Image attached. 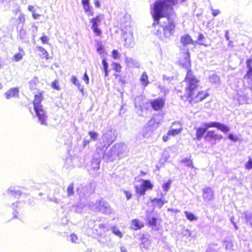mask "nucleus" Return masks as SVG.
Returning a JSON list of instances; mask_svg holds the SVG:
<instances>
[{
    "label": "nucleus",
    "mask_w": 252,
    "mask_h": 252,
    "mask_svg": "<svg viewBox=\"0 0 252 252\" xmlns=\"http://www.w3.org/2000/svg\"><path fill=\"white\" fill-rule=\"evenodd\" d=\"M136 191L139 193L140 195H143L145 194V192L147 189L143 186V185H141V186L138 188L136 187Z\"/></svg>",
    "instance_id": "e433bc0d"
},
{
    "label": "nucleus",
    "mask_w": 252,
    "mask_h": 252,
    "mask_svg": "<svg viewBox=\"0 0 252 252\" xmlns=\"http://www.w3.org/2000/svg\"><path fill=\"white\" fill-rule=\"evenodd\" d=\"M111 68L113 70L115 71L117 73H115L114 75L115 76L116 79L118 80V81L121 84H123L124 82L123 77L118 74L121 72L122 70V66L119 63H111Z\"/></svg>",
    "instance_id": "9d476101"
},
{
    "label": "nucleus",
    "mask_w": 252,
    "mask_h": 252,
    "mask_svg": "<svg viewBox=\"0 0 252 252\" xmlns=\"http://www.w3.org/2000/svg\"><path fill=\"white\" fill-rule=\"evenodd\" d=\"M70 240L72 242L75 243H77V242L78 241V237L76 234H71L70 235Z\"/></svg>",
    "instance_id": "de8ad7c7"
},
{
    "label": "nucleus",
    "mask_w": 252,
    "mask_h": 252,
    "mask_svg": "<svg viewBox=\"0 0 252 252\" xmlns=\"http://www.w3.org/2000/svg\"><path fill=\"white\" fill-rule=\"evenodd\" d=\"M140 81L141 84L145 87L149 84L148 77L146 72H143L141 75Z\"/></svg>",
    "instance_id": "a878e982"
},
{
    "label": "nucleus",
    "mask_w": 252,
    "mask_h": 252,
    "mask_svg": "<svg viewBox=\"0 0 252 252\" xmlns=\"http://www.w3.org/2000/svg\"><path fill=\"white\" fill-rule=\"evenodd\" d=\"M111 57L114 60H120L121 58V55L117 50H113L111 52Z\"/></svg>",
    "instance_id": "72a5a7b5"
},
{
    "label": "nucleus",
    "mask_w": 252,
    "mask_h": 252,
    "mask_svg": "<svg viewBox=\"0 0 252 252\" xmlns=\"http://www.w3.org/2000/svg\"><path fill=\"white\" fill-rule=\"evenodd\" d=\"M40 16V15L38 14L34 13V12L32 13V17L34 19H37L39 18Z\"/></svg>",
    "instance_id": "e2e57ef3"
},
{
    "label": "nucleus",
    "mask_w": 252,
    "mask_h": 252,
    "mask_svg": "<svg viewBox=\"0 0 252 252\" xmlns=\"http://www.w3.org/2000/svg\"><path fill=\"white\" fill-rule=\"evenodd\" d=\"M38 82V78L34 77L29 83V88L31 90L36 89V83Z\"/></svg>",
    "instance_id": "473e14b6"
},
{
    "label": "nucleus",
    "mask_w": 252,
    "mask_h": 252,
    "mask_svg": "<svg viewBox=\"0 0 252 252\" xmlns=\"http://www.w3.org/2000/svg\"><path fill=\"white\" fill-rule=\"evenodd\" d=\"M186 0H157L151 7V13L154 19L153 26L156 28L160 19L173 17V6Z\"/></svg>",
    "instance_id": "f257e3e1"
},
{
    "label": "nucleus",
    "mask_w": 252,
    "mask_h": 252,
    "mask_svg": "<svg viewBox=\"0 0 252 252\" xmlns=\"http://www.w3.org/2000/svg\"><path fill=\"white\" fill-rule=\"evenodd\" d=\"M172 181L171 180H169L166 183H164L162 185V189L163 191L165 192V193L169 189L170 186L171 185Z\"/></svg>",
    "instance_id": "58836bf2"
},
{
    "label": "nucleus",
    "mask_w": 252,
    "mask_h": 252,
    "mask_svg": "<svg viewBox=\"0 0 252 252\" xmlns=\"http://www.w3.org/2000/svg\"><path fill=\"white\" fill-rule=\"evenodd\" d=\"M121 31V39L124 46L126 48H132L135 45L133 30L131 25L130 16L128 14H121L118 25Z\"/></svg>",
    "instance_id": "7ed1b4c3"
},
{
    "label": "nucleus",
    "mask_w": 252,
    "mask_h": 252,
    "mask_svg": "<svg viewBox=\"0 0 252 252\" xmlns=\"http://www.w3.org/2000/svg\"><path fill=\"white\" fill-rule=\"evenodd\" d=\"M182 130L180 122H175L168 131V135L174 136L180 134Z\"/></svg>",
    "instance_id": "9b49d317"
},
{
    "label": "nucleus",
    "mask_w": 252,
    "mask_h": 252,
    "mask_svg": "<svg viewBox=\"0 0 252 252\" xmlns=\"http://www.w3.org/2000/svg\"><path fill=\"white\" fill-rule=\"evenodd\" d=\"M185 85L186 94L190 102H198L202 101L207 96V94L203 92H197L198 81L195 78L190 70H188L186 77L183 82Z\"/></svg>",
    "instance_id": "f03ea898"
},
{
    "label": "nucleus",
    "mask_w": 252,
    "mask_h": 252,
    "mask_svg": "<svg viewBox=\"0 0 252 252\" xmlns=\"http://www.w3.org/2000/svg\"><path fill=\"white\" fill-rule=\"evenodd\" d=\"M52 86L56 90L59 89V87L57 86L56 83L55 82L52 83Z\"/></svg>",
    "instance_id": "0e129e2a"
},
{
    "label": "nucleus",
    "mask_w": 252,
    "mask_h": 252,
    "mask_svg": "<svg viewBox=\"0 0 252 252\" xmlns=\"http://www.w3.org/2000/svg\"><path fill=\"white\" fill-rule=\"evenodd\" d=\"M211 10H212V14L214 17L217 16L220 13V11L219 9H214L212 7H211Z\"/></svg>",
    "instance_id": "603ef678"
},
{
    "label": "nucleus",
    "mask_w": 252,
    "mask_h": 252,
    "mask_svg": "<svg viewBox=\"0 0 252 252\" xmlns=\"http://www.w3.org/2000/svg\"><path fill=\"white\" fill-rule=\"evenodd\" d=\"M40 40H41L43 44L47 43L48 40V38L47 36H42L40 37Z\"/></svg>",
    "instance_id": "6e6d98bb"
},
{
    "label": "nucleus",
    "mask_w": 252,
    "mask_h": 252,
    "mask_svg": "<svg viewBox=\"0 0 252 252\" xmlns=\"http://www.w3.org/2000/svg\"><path fill=\"white\" fill-rule=\"evenodd\" d=\"M18 20L21 23H24L25 21V15L24 14H20L18 17Z\"/></svg>",
    "instance_id": "3c124183"
},
{
    "label": "nucleus",
    "mask_w": 252,
    "mask_h": 252,
    "mask_svg": "<svg viewBox=\"0 0 252 252\" xmlns=\"http://www.w3.org/2000/svg\"><path fill=\"white\" fill-rule=\"evenodd\" d=\"M143 100V97L141 96H137L135 98V106L137 108V113L139 116H143L142 113V104L143 103L140 101Z\"/></svg>",
    "instance_id": "dca6fc26"
},
{
    "label": "nucleus",
    "mask_w": 252,
    "mask_h": 252,
    "mask_svg": "<svg viewBox=\"0 0 252 252\" xmlns=\"http://www.w3.org/2000/svg\"><path fill=\"white\" fill-rule=\"evenodd\" d=\"M246 168L248 169H252V159L250 158L248 162L246 163Z\"/></svg>",
    "instance_id": "8fccbe9b"
},
{
    "label": "nucleus",
    "mask_w": 252,
    "mask_h": 252,
    "mask_svg": "<svg viewBox=\"0 0 252 252\" xmlns=\"http://www.w3.org/2000/svg\"><path fill=\"white\" fill-rule=\"evenodd\" d=\"M185 214L187 219L190 221H193L197 220V217L191 212L186 211L185 212Z\"/></svg>",
    "instance_id": "2f4dec72"
},
{
    "label": "nucleus",
    "mask_w": 252,
    "mask_h": 252,
    "mask_svg": "<svg viewBox=\"0 0 252 252\" xmlns=\"http://www.w3.org/2000/svg\"><path fill=\"white\" fill-rule=\"evenodd\" d=\"M19 52L15 54L13 57L12 60L15 62H19L21 61L25 55V52L22 48L19 47Z\"/></svg>",
    "instance_id": "5701e85b"
},
{
    "label": "nucleus",
    "mask_w": 252,
    "mask_h": 252,
    "mask_svg": "<svg viewBox=\"0 0 252 252\" xmlns=\"http://www.w3.org/2000/svg\"><path fill=\"white\" fill-rule=\"evenodd\" d=\"M90 141L88 140H85L83 141V146H86L89 143Z\"/></svg>",
    "instance_id": "338daca9"
},
{
    "label": "nucleus",
    "mask_w": 252,
    "mask_h": 252,
    "mask_svg": "<svg viewBox=\"0 0 252 252\" xmlns=\"http://www.w3.org/2000/svg\"><path fill=\"white\" fill-rule=\"evenodd\" d=\"M109 144L107 146L103 145L102 147H99L96 149V151L99 155V158H102L104 160L109 161L110 158V149H108Z\"/></svg>",
    "instance_id": "423d86ee"
},
{
    "label": "nucleus",
    "mask_w": 252,
    "mask_h": 252,
    "mask_svg": "<svg viewBox=\"0 0 252 252\" xmlns=\"http://www.w3.org/2000/svg\"><path fill=\"white\" fill-rule=\"evenodd\" d=\"M83 79L84 80V81H85V82H86V83L87 84H89V76H88V74H87L86 72H85L84 73Z\"/></svg>",
    "instance_id": "4d7b16f0"
},
{
    "label": "nucleus",
    "mask_w": 252,
    "mask_h": 252,
    "mask_svg": "<svg viewBox=\"0 0 252 252\" xmlns=\"http://www.w3.org/2000/svg\"><path fill=\"white\" fill-rule=\"evenodd\" d=\"M181 42L184 46H187L190 44H193V40L189 34H185L181 36Z\"/></svg>",
    "instance_id": "4be33fe9"
},
{
    "label": "nucleus",
    "mask_w": 252,
    "mask_h": 252,
    "mask_svg": "<svg viewBox=\"0 0 252 252\" xmlns=\"http://www.w3.org/2000/svg\"><path fill=\"white\" fill-rule=\"evenodd\" d=\"M204 38V36L203 34L200 33L198 37V41H199V44L203 45V43L202 42V40Z\"/></svg>",
    "instance_id": "5fc2aeb1"
},
{
    "label": "nucleus",
    "mask_w": 252,
    "mask_h": 252,
    "mask_svg": "<svg viewBox=\"0 0 252 252\" xmlns=\"http://www.w3.org/2000/svg\"><path fill=\"white\" fill-rule=\"evenodd\" d=\"M148 222L151 225H156L157 224V219L155 217H153L149 220Z\"/></svg>",
    "instance_id": "09e8293b"
},
{
    "label": "nucleus",
    "mask_w": 252,
    "mask_h": 252,
    "mask_svg": "<svg viewBox=\"0 0 252 252\" xmlns=\"http://www.w3.org/2000/svg\"><path fill=\"white\" fill-rule=\"evenodd\" d=\"M19 94V90L17 88H12L6 91L4 96L7 99H9L13 97H17Z\"/></svg>",
    "instance_id": "2eb2a0df"
},
{
    "label": "nucleus",
    "mask_w": 252,
    "mask_h": 252,
    "mask_svg": "<svg viewBox=\"0 0 252 252\" xmlns=\"http://www.w3.org/2000/svg\"><path fill=\"white\" fill-rule=\"evenodd\" d=\"M228 138L233 142H237L238 140V138L237 136L233 135V134L231 133H230L228 135Z\"/></svg>",
    "instance_id": "49530a36"
},
{
    "label": "nucleus",
    "mask_w": 252,
    "mask_h": 252,
    "mask_svg": "<svg viewBox=\"0 0 252 252\" xmlns=\"http://www.w3.org/2000/svg\"><path fill=\"white\" fill-rule=\"evenodd\" d=\"M67 192L68 195L70 196L74 193V184L73 183L70 184L67 187Z\"/></svg>",
    "instance_id": "ea45409f"
},
{
    "label": "nucleus",
    "mask_w": 252,
    "mask_h": 252,
    "mask_svg": "<svg viewBox=\"0 0 252 252\" xmlns=\"http://www.w3.org/2000/svg\"><path fill=\"white\" fill-rule=\"evenodd\" d=\"M144 226V224L142 222L140 221L137 219H133L131 220V229L137 230L140 229Z\"/></svg>",
    "instance_id": "412c9836"
},
{
    "label": "nucleus",
    "mask_w": 252,
    "mask_h": 252,
    "mask_svg": "<svg viewBox=\"0 0 252 252\" xmlns=\"http://www.w3.org/2000/svg\"><path fill=\"white\" fill-rule=\"evenodd\" d=\"M90 22L92 23V29L94 33L99 35L101 33L100 30L98 28V24L100 22L99 16H97L91 20Z\"/></svg>",
    "instance_id": "4468645a"
},
{
    "label": "nucleus",
    "mask_w": 252,
    "mask_h": 252,
    "mask_svg": "<svg viewBox=\"0 0 252 252\" xmlns=\"http://www.w3.org/2000/svg\"><path fill=\"white\" fill-rule=\"evenodd\" d=\"M202 126H205L208 129L210 127H217L221 131L226 133L228 132L230 128L226 126L219 122H212L210 123H205L202 124Z\"/></svg>",
    "instance_id": "0eeeda50"
},
{
    "label": "nucleus",
    "mask_w": 252,
    "mask_h": 252,
    "mask_svg": "<svg viewBox=\"0 0 252 252\" xmlns=\"http://www.w3.org/2000/svg\"><path fill=\"white\" fill-rule=\"evenodd\" d=\"M28 10L32 12V13H33L34 12V11L33 10V7L32 5H29L28 6Z\"/></svg>",
    "instance_id": "69168bd1"
},
{
    "label": "nucleus",
    "mask_w": 252,
    "mask_h": 252,
    "mask_svg": "<svg viewBox=\"0 0 252 252\" xmlns=\"http://www.w3.org/2000/svg\"><path fill=\"white\" fill-rule=\"evenodd\" d=\"M127 151V148L124 143H118L113 146L111 148V157L112 155L119 156L121 154H126Z\"/></svg>",
    "instance_id": "6e6552de"
},
{
    "label": "nucleus",
    "mask_w": 252,
    "mask_h": 252,
    "mask_svg": "<svg viewBox=\"0 0 252 252\" xmlns=\"http://www.w3.org/2000/svg\"><path fill=\"white\" fill-rule=\"evenodd\" d=\"M84 9L87 13L88 16L93 15V12L90 10V6L89 5H84Z\"/></svg>",
    "instance_id": "37998d69"
},
{
    "label": "nucleus",
    "mask_w": 252,
    "mask_h": 252,
    "mask_svg": "<svg viewBox=\"0 0 252 252\" xmlns=\"http://www.w3.org/2000/svg\"><path fill=\"white\" fill-rule=\"evenodd\" d=\"M89 135L90 136L91 138L94 140H95L98 136V134L96 132L92 131L89 132Z\"/></svg>",
    "instance_id": "c03bdc74"
},
{
    "label": "nucleus",
    "mask_w": 252,
    "mask_h": 252,
    "mask_svg": "<svg viewBox=\"0 0 252 252\" xmlns=\"http://www.w3.org/2000/svg\"><path fill=\"white\" fill-rule=\"evenodd\" d=\"M207 130V129L205 128V126H202L197 127L196 131V137L194 139L200 140Z\"/></svg>",
    "instance_id": "6ab92c4d"
},
{
    "label": "nucleus",
    "mask_w": 252,
    "mask_h": 252,
    "mask_svg": "<svg viewBox=\"0 0 252 252\" xmlns=\"http://www.w3.org/2000/svg\"><path fill=\"white\" fill-rule=\"evenodd\" d=\"M125 194L127 200H129L131 198V194L130 192H129V191H125Z\"/></svg>",
    "instance_id": "bf43d9fd"
},
{
    "label": "nucleus",
    "mask_w": 252,
    "mask_h": 252,
    "mask_svg": "<svg viewBox=\"0 0 252 252\" xmlns=\"http://www.w3.org/2000/svg\"><path fill=\"white\" fill-rule=\"evenodd\" d=\"M150 103L154 110L159 111L163 107L165 100L162 98H158L151 100Z\"/></svg>",
    "instance_id": "1a4fd4ad"
},
{
    "label": "nucleus",
    "mask_w": 252,
    "mask_h": 252,
    "mask_svg": "<svg viewBox=\"0 0 252 252\" xmlns=\"http://www.w3.org/2000/svg\"><path fill=\"white\" fill-rule=\"evenodd\" d=\"M83 5H89V0H82Z\"/></svg>",
    "instance_id": "680f3d73"
},
{
    "label": "nucleus",
    "mask_w": 252,
    "mask_h": 252,
    "mask_svg": "<svg viewBox=\"0 0 252 252\" xmlns=\"http://www.w3.org/2000/svg\"><path fill=\"white\" fill-rule=\"evenodd\" d=\"M209 81L211 83L218 84L220 81V78L217 75L213 74L210 77Z\"/></svg>",
    "instance_id": "7c9ffc66"
},
{
    "label": "nucleus",
    "mask_w": 252,
    "mask_h": 252,
    "mask_svg": "<svg viewBox=\"0 0 252 252\" xmlns=\"http://www.w3.org/2000/svg\"><path fill=\"white\" fill-rule=\"evenodd\" d=\"M141 185L147 189H152L153 187L152 183L148 180L144 181Z\"/></svg>",
    "instance_id": "4c0bfd02"
},
{
    "label": "nucleus",
    "mask_w": 252,
    "mask_h": 252,
    "mask_svg": "<svg viewBox=\"0 0 252 252\" xmlns=\"http://www.w3.org/2000/svg\"><path fill=\"white\" fill-rule=\"evenodd\" d=\"M169 136L170 135H168V133H167V134L164 135L162 137L163 141L166 142L167 141H168L169 139Z\"/></svg>",
    "instance_id": "052dcab7"
},
{
    "label": "nucleus",
    "mask_w": 252,
    "mask_h": 252,
    "mask_svg": "<svg viewBox=\"0 0 252 252\" xmlns=\"http://www.w3.org/2000/svg\"><path fill=\"white\" fill-rule=\"evenodd\" d=\"M112 232L119 237V238H122L123 236L122 233L120 231V230L116 227L113 228L112 229Z\"/></svg>",
    "instance_id": "a19ab883"
},
{
    "label": "nucleus",
    "mask_w": 252,
    "mask_h": 252,
    "mask_svg": "<svg viewBox=\"0 0 252 252\" xmlns=\"http://www.w3.org/2000/svg\"><path fill=\"white\" fill-rule=\"evenodd\" d=\"M38 50L41 53L43 58H45L46 59L49 58L48 57V53L43 47L41 46L38 47Z\"/></svg>",
    "instance_id": "f704fd0d"
},
{
    "label": "nucleus",
    "mask_w": 252,
    "mask_h": 252,
    "mask_svg": "<svg viewBox=\"0 0 252 252\" xmlns=\"http://www.w3.org/2000/svg\"><path fill=\"white\" fill-rule=\"evenodd\" d=\"M206 252H218V251L214 249L212 246H209L207 249Z\"/></svg>",
    "instance_id": "13d9d810"
},
{
    "label": "nucleus",
    "mask_w": 252,
    "mask_h": 252,
    "mask_svg": "<svg viewBox=\"0 0 252 252\" xmlns=\"http://www.w3.org/2000/svg\"><path fill=\"white\" fill-rule=\"evenodd\" d=\"M0 3L3 5L5 9L9 8L10 5L14 3V0H0Z\"/></svg>",
    "instance_id": "c756f323"
},
{
    "label": "nucleus",
    "mask_w": 252,
    "mask_h": 252,
    "mask_svg": "<svg viewBox=\"0 0 252 252\" xmlns=\"http://www.w3.org/2000/svg\"><path fill=\"white\" fill-rule=\"evenodd\" d=\"M203 199L206 201H210L214 199V191L210 188H205L203 190Z\"/></svg>",
    "instance_id": "ddd939ff"
},
{
    "label": "nucleus",
    "mask_w": 252,
    "mask_h": 252,
    "mask_svg": "<svg viewBox=\"0 0 252 252\" xmlns=\"http://www.w3.org/2000/svg\"><path fill=\"white\" fill-rule=\"evenodd\" d=\"M173 18H167L165 21H160L158 24L160 29L157 30L156 35L161 41L166 42L174 35L175 24Z\"/></svg>",
    "instance_id": "20e7f679"
},
{
    "label": "nucleus",
    "mask_w": 252,
    "mask_h": 252,
    "mask_svg": "<svg viewBox=\"0 0 252 252\" xmlns=\"http://www.w3.org/2000/svg\"><path fill=\"white\" fill-rule=\"evenodd\" d=\"M43 99L42 94L39 93L34 95V98L33 102L34 109L40 107H43L41 104V102Z\"/></svg>",
    "instance_id": "f3484780"
},
{
    "label": "nucleus",
    "mask_w": 252,
    "mask_h": 252,
    "mask_svg": "<svg viewBox=\"0 0 252 252\" xmlns=\"http://www.w3.org/2000/svg\"><path fill=\"white\" fill-rule=\"evenodd\" d=\"M210 138L221 140L222 138V136L215 133L214 131L210 130L207 131V134L205 136V139L206 140H208Z\"/></svg>",
    "instance_id": "aec40b11"
},
{
    "label": "nucleus",
    "mask_w": 252,
    "mask_h": 252,
    "mask_svg": "<svg viewBox=\"0 0 252 252\" xmlns=\"http://www.w3.org/2000/svg\"><path fill=\"white\" fill-rule=\"evenodd\" d=\"M31 30L32 32H33V36H35V34L38 31V27L37 26H36L34 24H33L32 26Z\"/></svg>",
    "instance_id": "864d4df0"
},
{
    "label": "nucleus",
    "mask_w": 252,
    "mask_h": 252,
    "mask_svg": "<svg viewBox=\"0 0 252 252\" xmlns=\"http://www.w3.org/2000/svg\"><path fill=\"white\" fill-rule=\"evenodd\" d=\"M121 252H127L126 249L124 247H121Z\"/></svg>",
    "instance_id": "774afa93"
},
{
    "label": "nucleus",
    "mask_w": 252,
    "mask_h": 252,
    "mask_svg": "<svg viewBox=\"0 0 252 252\" xmlns=\"http://www.w3.org/2000/svg\"><path fill=\"white\" fill-rule=\"evenodd\" d=\"M18 36L22 40H26L28 38V33L27 30L22 27L18 33Z\"/></svg>",
    "instance_id": "cd10ccee"
},
{
    "label": "nucleus",
    "mask_w": 252,
    "mask_h": 252,
    "mask_svg": "<svg viewBox=\"0 0 252 252\" xmlns=\"http://www.w3.org/2000/svg\"><path fill=\"white\" fill-rule=\"evenodd\" d=\"M241 218L245 220L246 223H251L252 221V213L247 211L243 213Z\"/></svg>",
    "instance_id": "b1692460"
},
{
    "label": "nucleus",
    "mask_w": 252,
    "mask_h": 252,
    "mask_svg": "<svg viewBox=\"0 0 252 252\" xmlns=\"http://www.w3.org/2000/svg\"><path fill=\"white\" fill-rule=\"evenodd\" d=\"M108 64L106 61V60L104 58L102 59V66L101 67V69L103 71V72L104 73L105 77H106L108 76Z\"/></svg>",
    "instance_id": "bb28decb"
},
{
    "label": "nucleus",
    "mask_w": 252,
    "mask_h": 252,
    "mask_svg": "<svg viewBox=\"0 0 252 252\" xmlns=\"http://www.w3.org/2000/svg\"><path fill=\"white\" fill-rule=\"evenodd\" d=\"M154 200L157 201L158 206L159 208H161L164 204L167 202V201H164L162 198H155Z\"/></svg>",
    "instance_id": "a18cd8bd"
},
{
    "label": "nucleus",
    "mask_w": 252,
    "mask_h": 252,
    "mask_svg": "<svg viewBox=\"0 0 252 252\" xmlns=\"http://www.w3.org/2000/svg\"><path fill=\"white\" fill-rule=\"evenodd\" d=\"M125 62L129 67H139V63L135 59L129 57H126Z\"/></svg>",
    "instance_id": "a211bd4d"
},
{
    "label": "nucleus",
    "mask_w": 252,
    "mask_h": 252,
    "mask_svg": "<svg viewBox=\"0 0 252 252\" xmlns=\"http://www.w3.org/2000/svg\"><path fill=\"white\" fill-rule=\"evenodd\" d=\"M71 81L73 84L78 86V89H80V83L76 76H72Z\"/></svg>",
    "instance_id": "79ce46f5"
},
{
    "label": "nucleus",
    "mask_w": 252,
    "mask_h": 252,
    "mask_svg": "<svg viewBox=\"0 0 252 252\" xmlns=\"http://www.w3.org/2000/svg\"><path fill=\"white\" fill-rule=\"evenodd\" d=\"M142 240V242L140 245L141 248H144L146 250H149L151 241L149 239L144 238Z\"/></svg>",
    "instance_id": "c85d7f7f"
},
{
    "label": "nucleus",
    "mask_w": 252,
    "mask_h": 252,
    "mask_svg": "<svg viewBox=\"0 0 252 252\" xmlns=\"http://www.w3.org/2000/svg\"><path fill=\"white\" fill-rule=\"evenodd\" d=\"M234 99L236 100L239 105L248 103V96L242 92H238L234 96Z\"/></svg>",
    "instance_id": "f8f14e48"
},
{
    "label": "nucleus",
    "mask_w": 252,
    "mask_h": 252,
    "mask_svg": "<svg viewBox=\"0 0 252 252\" xmlns=\"http://www.w3.org/2000/svg\"><path fill=\"white\" fill-rule=\"evenodd\" d=\"M34 110L39 123L41 125L47 126L48 125L47 120L48 117L47 112L44 109L43 107L35 108Z\"/></svg>",
    "instance_id": "39448f33"
},
{
    "label": "nucleus",
    "mask_w": 252,
    "mask_h": 252,
    "mask_svg": "<svg viewBox=\"0 0 252 252\" xmlns=\"http://www.w3.org/2000/svg\"><path fill=\"white\" fill-rule=\"evenodd\" d=\"M223 246L227 250H233V245L231 240L228 238H225L223 241Z\"/></svg>",
    "instance_id": "393cba45"
},
{
    "label": "nucleus",
    "mask_w": 252,
    "mask_h": 252,
    "mask_svg": "<svg viewBox=\"0 0 252 252\" xmlns=\"http://www.w3.org/2000/svg\"><path fill=\"white\" fill-rule=\"evenodd\" d=\"M150 130V127L149 126H145L143 128L142 132V134L144 138L148 137L149 136Z\"/></svg>",
    "instance_id": "c9c22d12"
}]
</instances>
